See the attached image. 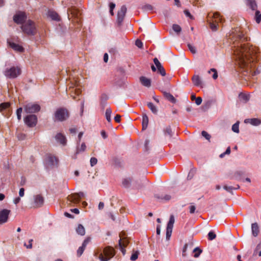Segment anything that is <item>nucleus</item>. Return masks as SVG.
I'll use <instances>...</instances> for the list:
<instances>
[{
  "label": "nucleus",
  "instance_id": "1",
  "mask_svg": "<svg viewBox=\"0 0 261 261\" xmlns=\"http://www.w3.org/2000/svg\"><path fill=\"white\" fill-rule=\"evenodd\" d=\"M237 38L241 41V42L237 44V47L234 52L239 66L241 68L244 69V71L251 73L253 76L258 74L259 71L257 70L253 71L252 69L254 68V64L252 56L255 52L253 47L248 44H242L245 38L242 33H239L237 35Z\"/></svg>",
  "mask_w": 261,
  "mask_h": 261
},
{
  "label": "nucleus",
  "instance_id": "2",
  "mask_svg": "<svg viewBox=\"0 0 261 261\" xmlns=\"http://www.w3.org/2000/svg\"><path fill=\"white\" fill-rule=\"evenodd\" d=\"M22 32L28 35H34L37 32L36 27L34 21L27 20L21 27Z\"/></svg>",
  "mask_w": 261,
  "mask_h": 261
},
{
  "label": "nucleus",
  "instance_id": "3",
  "mask_svg": "<svg viewBox=\"0 0 261 261\" xmlns=\"http://www.w3.org/2000/svg\"><path fill=\"white\" fill-rule=\"evenodd\" d=\"M55 116L57 120L63 121L69 117V113L66 109L61 108L56 111Z\"/></svg>",
  "mask_w": 261,
  "mask_h": 261
},
{
  "label": "nucleus",
  "instance_id": "4",
  "mask_svg": "<svg viewBox=\"0 0 261 261\" xmlns=\"http://www.w3.org/2000/svg\"><path fill=\"white\" fill-rule=\"evenodd\" d=\"M21 73L20 69L18 67H12L7 69L5 71V75L8 78L14 79L18 76Z\"/></svg>",
  "mask_w": 261,
  "mask_h": 261
},
{
  "label": "nucleus",
  "instance_id": "5",
  "mask_svg": "<svg viewBox=\"0 0 261 261\" xmlns=\"http://www.w3.org/2000/svg\"><path fill=\"white\" fill-rule=\"evenodd\" d=\"M84 194L83 192H80L79 193L72 194L70 195H68L67 199V201L69 202L68 204H77L78 203L81 199L84 197Z\"/></svg>",
  "mask_w": 261,
  "mask_h": 261
},
{
  "label": "nucleus",
  "instance_id": "6",
  "mask_svg": "<svg viewBox=\"0 0 261 261\" xmlns=\"http://www.w3.org/2000/svg\"><path fill=\"white\" fill-rule=\"evenodd\" d=\"M24 109L27 113H34L40 110V107L38 104L30 103L26 105Z\"/></svg>",
  "mask_w": 261,
  "mask_h": 261
},
{
  "label": "nucleus",
  "instance_id": "7",
  "mask_svg": "<svg viewBox=\"0 0 261 261\" xmlns=\"http://www.w3.org/2000/svg\"><path fill=\"white\" fill-rule=\"evenodd\" d=\"M174 223V217L173 215H170V220L167 223L166 227V238L167 240H169L171 236Z\"/></svg>",
  "mask_w": 261,
  "mask_h": 261
},
{
  "label": "nucleus",
  "instance_id": "8",
  "mask_svg": "<svg viewBox=\"0 0 261 261\" xmlns=\"http://www.w3.org/2000/svg\"><path fill=\"white\" fill-rule=\"evenodd\" d=\"M24 121L28 126L34 127L37 124V117L35 115H29L24 118Z\"/></svg>",
  "mask_w": 261,
  "mask_h": 261
},
{
  "label": "nucleus",
  "instance_id": "9",
  "mask_svg": "<svg viewBox=\"0 0 261 261\" xmlns=\"http://www.w3.org/2000/svg\"><path fill=\"white\" fill-rule=\"evenodd\" d=\"M44 203V198L41 194H37L34 196V201L33 203V207H41Z\"/></svg>",
  "mask_w": 261,
  "mask_h": 261
},
{
  "label": "nucleus",
  "instance_id": "10",
  "mask_svg": "<svg viewBox=\"0 0 261 261\" xmlns=\"http://www.w3.org/2000/svg\"><path fill=\"white\" fill-rule=\"evenodd\" d=\"M27 16L23 12H19L13 16V20L17 24L24 23L26 21Z\"/></svg>",
  "mask_w": 261,
  "mask_h": 261
},
{
  "label": "nucleus",
  "instance_id": "11",
  "mask_svg": "<svg viewBox=\"0 0 261 261\" xmlns=\"http://www.w3.org/2000/svg\"><path fill=\"white\" fill-rule=\"evenodd\" d=\"M10 213L11 211L8 209H3L0 211V224L8 222Z\"/></svg>",
  "mask_w": 261,
  "mask_h": 261
},
{
  "label": "nucleus",
  "instance_id": "12",
  "mask_svg": "<svg viewBox=\"0 0 261 261\" xmlns=\"http://www.w3.org/2000/svg\"><path fill=\"white\" fill-rule=\"evenodd\" d=\"M46 163L50 166H57L58 163V159L51 154H47L46 157Z\"/></svg>",
  "mask_w": 261,
  "mask_h": 261
},
{
  "label": "nucleus",
  "instance_id": "13",
  "mask_svg": "<svg viewBox=\"0 0 261 261\" xmlns=\"http://www.w3.org/2000/svg\"><path fill=\"white\" fill-rule=\"evenodd\" d=\"M127 11V8L125 5L122 6L120 10L117 13V22L120 24L122 22Z\"/></svg>",
  "mask_w": 261,
  "mask_h": 261
},
{
  "label": "nucleus",
  "instance_id": "14",
  "mask_svg": "<svg viewBox=\"0 0 261 261\" xmlns=\"http://www.w3.org/2000/svg\"><path fill=\"white\" fill-rule=\"evenodd\" d=\"M103 253L105 256L110 259L115 255V251L112 247L107 246L103 249Z\"/></svg>",
  "mask_w": 261,
  "mask_h": 261
},
{
  "label": "nucleus",
  "instance_id": "15",
  "mask_svg": "<svg viewBox=\"0 0 261 261\" xmlns=\"http://www.w3.org/2000/svg\"><path fill=\"white\" fill-rule=\"evenodd\" d=\"M7 42L9 44V46L15 51L19 53H22L24 51V49L21 45H20L19 44H16L13 42H11L9 40H8Z\"/></svg>",
  "mask_w": 261,
  "mask_h": 261
},
{
  "label": "nucleus",
  "instance_id": "16",
  "mask_svg": "<svg viewBox=\"0 0 261 261\" xmlns=\"http://www.w3.org/2000/svg\"><path fill=\"white\" fill-rule=\"evenodd\" d=\"M89 238L86 239L85 241H83L82 246L79 248L77 251H76V255H77L79 257H80L83 254L84 251L86 249L87 245L89 243Z\"/></svg>",
  "mask_w": 261,
  "mask_h": 261
},
{
  "label": "nucleus",
  "instance_id": "17",
  "mask_svg": "<svg viewBox=\"0 0 261 261\" xmlns=\"http://www.w3.org/2000/svg\"><path fill=\"white\" fill-rule=\"evenodd\" d=\"M56 140L58 142H59L61 145L64 146L66 144V139L63 134L58 133L55 137Z\"/></svg>",
  "mask_w": 261,
  "mask_h": 261
},
{
  "label": "nucleus",
  "instance_id": "18",
  "mask_svg": "<svg viewBox=\"0 0 261 261\" xmlns=\"http://www.w3.org/2000/svg\"><path fill=\"white\" fill-rule=\"evenodd\" d=\"M140 82L141 84L146 87H150L151 86V80L146 77L145 76H142L139 79Z\"/></svg>",
  "mask_w": 261,
  "mask_h": 261
},
{
  "label": "nucleus",
  "instance_id": "19",
  "mask_svg": "<svg viewBox=\"0 0 261 261\" xmlns=\"http://www.w3.org/2000/svg\"><path fill=\"white\" fill-rule=\"evenodd\" d=\"M192 80L195 86H200L201 88L203 87L201 80L198 75H194Z\"/></svg>",
  "mask_w": 261,
  "mask_h": 261
},
{
  "label": "nucleus",
  "instance_id": "20",
  "mask_svg": "<svg viewBox=\"0 0 261 261\" xmlns=\"http://www.w3.org/2000/svg\"><path fill=\"white\" fill-rule=\"evenodd\" d=\"M251 231L252 234L254 237H256L259 233V228L258 224L256 222L252 223L251 224Z\"/></svg>",
  "mask_w": 261,
  "mask_h": 261
},
{
  "label": "nucleus",
  "instance_id": "21",
  "mask_svg": "<svg viewBox=\"0 0 261 261\" xmlns=\"http://www.w3.org/2000/svg\"><path fill=\"white\" fill-rule=\"evenodd\" d=\"M47 16L48 17L54 20H59V16L58 14L55 11L52 10H48L47 13Z\"/></svg>",
  "mask_w": 261,
  "mask_h": 261
},
{
  "label": "nucleus",
  "instance_id": "22",
  "mask_svg": "<svg viewBox=\"0 0 261 261\" xmlns=\"http://www.w3.org/2000/svg\"><path fill=\"white\" fill-rule=\"evenodd\" d=\"M245 123H249L252 125L257 126L261 123V121L258 118H251L245 120Z\"/></svg>",
  "mask_w": 261,
  "mask_h": 261
},
{
  "label": "nucleus",
  "instance_id": "23",
  "mask_svg": "<svg viewBox=\"0 0 261 261\" xmlns=\"http://www.w3.org/2000/svg\"><path fill=\"white\" fill-rule=\"evenodd\" d=\"M154 197L159 201H168L171 199V196L167 194H166L164 196H163V195H159V194H155L154 195Z\"/></svg>",
  "mask_w": 261,
  "mask_h": 261
},
{
  "label": "nucleus",
  "instance_id": "24",
  "mask_svg": "<svg viewBox=\"0 0 261 261\" xmlns=\"http://www.w3.org/2000/svg\"><path fill=\"white\" fill-rule=\"evenodd\" d=\"M164 134L165 136L171 138L173 136V133L170 126H168L164 129Z\"/></svg>",
  "mask_w": 261,
  "mask_h": 261
},
{
  "label": "nucleus",
  "instance_id": "25",
  "mask_svg": "<svg viewBox=\"0 0 261 261\" xmlns=\"http://www.w3.org/2000/svg\"><path fill=\"white\" fill-rule=\"evenodd\" d=\"M247 5L252 10H256L257 7V4L255 0H247Z\"/></svg>",
  "mask_w": 261,
  "mask_h": 261
},
{
  "label": "nucleus",
  "instance_id": "26",
  "mask_svg": "<svg viewBox=\"0 0 261 261\" xmlns=\"http://www.w3.org/2000/svg\"><path fill=\"white\" fill-rule=\"evenodd\" d=\"M75 231H76V233L81 236H84L85 234V229L83 227V226L80 224H79L77 227L76 228V229H75Z\"/></svg>",
  "mask_w": 261,
  "mask_h": 261
},
{
  "label": "nucleus",
  "instance_id": "27",
  "mask_svg": "<svg viewBox=\"0 0 261 261\" xmlns=\"http://www.w3.org/2000/svg\"><path fill=\"white\" fill-rule=\"evenodd\" d=\"M239 97L240 100L244 102H247L249 100V95L243 93L239 94Z\"/></svg>",
  "mask_w": 261,
  "mask_h": 261
},
{
  "label": "nucleus",
  "instance_id": "28",
  "mask_svg": "<svg viewBox=\"0 0 261 261\" xmlns=\"http://www.w3.org/2000/svg\"><path fill=\"white\" fill-rule=\"evenodd\" d=\"M148 121H149V120H148V118L146 114H144L143 116V118H142V128H143V129H145L147 127Z\"/></svg>",
  "mask_w": 261,
  "mask_h": 261
},
{
  "label": "nucleus",
  "instance_id": "29",
  "mask_svg": "<svg viewBox=\"0 0 261 261\" xmlns=\"http://www.w3.org/2000/svg\"><path fill=\"white\" fill-rule=\"evenodd\" d=\"M224 189L229 193H231L232 190H237L240 188V186L239 185H236L235 187L229 186L227 185H225L223 187Z\"/></svg>",
  "mask_w": 261,
  "mask_h": 261
},
{
  "label": "nucleus",
  "instance_id": "30",
  "mask_svg": "<svg viewBox=\"0 0 261 261\" xmlns=\"http://www.w3.org/2000/svg\"><path fill=\"white\" fill-rule=\"evenodd\" d=\"M132 181V179L130 177L126 178L122 180V185L124 187L127 188L130 186L131 185V182Z\"/></svg>",
  "mask_w": 261,
  "mask_h": 261
},
{
  "label": "nucleus",
  "instance_id": "31",
  "mask_svg": "<svg viewBox=\"0 0 261 261\" xmlns=\"http://www.w3.org/2000/svg\"><path fill=\"white\" fill-rule=\"evenodd\" d=\"M164 95L169 101H170L172 103H175L176 102V99L170 93L164 92Z\"/></svg>",
  "mask_w": 261,
  "mask_h": 261
},
{
  "label": "nucleus",
  "instance_id": "32",
  "mask_svg": "<svg viewBox=\"0 0 261 261\" xmlns=\"http://www.w3.org/2000/svg\"><path fill=\"white\" fill-rule=\"evenodd\" d=\"M147 106L153 113L155 114L158 113V109L152 102H148L147 103Z\"/></svg>",
  "mask_w": 261,
  "mask_h": 261
},
{
  "label": "nucleus",
  "instance_id": "33",
  "mask_svg": "<svg viewBox=\"0 0 261 261\" xmlns=\"http://www.w3.org/2000/svg\"><path fill=\"white\" fill-rule=\"evenodd\" d=\"M111 113L112 110L110 108L106 109V117L108 122H110L111 121Z\"/></svg>",
  "mask_w": 261,
  "mask_h": 261
},
{
  "label": "nucleus",
  "instance_id": "34",
  "mask_svg": "<svg viewBox=\"0 0 261 261\" xmlns=\"http://www.w3.org/2000/svg\"><path fill=\"white\" fill-rule=\"evenodd\" d=\"M255 20L257 23H259L261 21V13L257 10L255 11Z\"/></svg>",
  "mask_w": 261,
  "mask_h": 261
},
{
  "label": "nucleus",
  "instance_id": "35",
  "mask_svg": "<svg viewBox=\"0 0 261 261\" xmlns=\"http://www.w3.org/2000/svg\"><path fill=\"white\" fill-rule=\"evenodd\" d=\"M232 130L236 133H239V122L238 121L232 126Z\"/></svg>",
  "mask_w": 261,
  "mask_h": 261
},
{
  "label": "nucleus",
  "instance_id": "36",
  "mask_svg": "<svg viewBox=\"0 0 261 261\" xmlns=\"http://www.w3.org/2000/svg\"><path fill=\"white\" fill-rule=\"evenodd\" d=\"M201 135L202 137H203L204 138H205V139H206L207 141L210 142L211 136L207 132H206L205 130L202 131Z\"/></svg>",
  "mask_w": 261,
  "mask_h": 261
},
{
  "label": "nucleus",
  "instance_id": "37",
  "mask_svg": "<svg viewBox=\"0 0 261 261\" xmlns=\"http://www.w3.org/2000/svg\"><path fill=\"white\" fill-rule=\"evenodd\" d=\"M9 102H4L0 105V112H2L3 110L6 109L10 106Z\"/></svg>",
  "mask_w": 261,
  "mask_h": 261
},
{
  "label": "nucleus",
  "instance_id": "38",
  "mask_svg": "<svg viewBox=\"0 0 261 261\" xmlns=\"http://www.w3.org/2000/svg\"><path fill=\"white\" fill-rule=\"evenodd\" d=\"M172 29L174 30V31L177 33H179L181 31V27L179 25L176 24H173Z\"/></svg>",
  "mask_w": 261,
  "mask_h": 261
},
{
  "label": "nucleus",
  "instance_id": "39",
  "mask_svg": "<svg viewBox=\"0 0 261 261\" xmlns=\"http://www.w3.org/2000/svg\"><path fill=\"white\" fill-rule=\"evenodd\" d=\"M193 252H195L194 256L195 258H197L202 252V250L200 248L196 247L194 249Z\"/></svg>",
  "mask_w": 261,
  "mask_h": 261
},
{
  "label": "nucleus",
  "instance_id": "40",
  "mask_svg": "<svg viewBox=\"0 0 261 261\" xmlns=\"http://www.w3.org/2000/svg\"><path fill=\"white\" fill-rule=\"evenodd\" d=\"M208 238L210 240L212 241L216 238V234L213 231H210L208 234Z\"/></svg>",
  "mask_w": 261,
  "mask_h": 261
},
{
  "label": "nucleus",
  "instance_id": "41",
  "mask_svg": "<svg viewBox=\"0 0 261 261\" xmlns=\"http://www.w3.org/2000/svg\"><path fill=\"white\" fill-rule=\"evenodd\" d=\"M119 246L120 248V249L122 253L124 255L126 252V250L125 249V247L123 246V245L122 244L121 242V238H120L119 240Z\"/></svg>",
  "mask_w": 261,
  "mask_h": 261
},
{
  "label": "nucleus",
  "instance_id": "42",
  "mask_svg": "<svg viewBox=\"0 0 261 261\" xmlns=\"http://www.w3.org/2000/svg\"><path fill=\"white\" fill-rule=\"evenodd\" d=\"M22 111V109L21 108H18L16 111V114L17 119L18 120H20L21 118V113Z\"/></svg>",
  "mask_w": 261,
  "mask_h": 261
},
{
  "label": "nucleus",
  "instance_id": "43",
  "mask_svg": "<svg viewBox=\"0 0 261 261\" xmlns=\"http://www.w3.org/2000/svg\"><path fill=\"white\" fill-rule=\"evenodd\" d=\"M139 254V252L136 251L133 253L131 256L130 259L133 261L135 260L138 258V256Z\"/></svg>",
  "mask_w": 261,
  "mask_h": 261
},
{
  "label": "nucleus",
  "instance_id": "44",
  "mask_svg": "<svg viewBox=\"0 0 261 261\" xmlns=\"http://www.w3.org/2000/svg\"><path fill=\"white\" fill-rule=\"evenodd\" d=\"M188 46L189 50L192 54H195L196 53V52H197L196 49L194 46H193L192 45H191L190 44H188Z\"/></svg>",
  "mask_w": 261,
  "mask_h": 261
},
{
  "label": "nucleus",
  "instance_id": "45",
  "mask_svg": "<svg viewBox=\"0 0 261 261\" xmlns=\"http://www.w3.org/2000/svg\"><path fill=\"white\" fill-rule=\"evenodd\" d=\"M153 62H154L157 69H158L159 68H161L163 66L157 58H154L153 59Z\"/></svg>",
  "mask_w": 261,
  "mask_h": 261
},
{
  "label": "nucleus",
  "instance_id": "46",
  "mask_svg": "<svg viewBox=\"0 0 261 261\" xmlns=\"http://www.w3.org/2000/svg\"><path fill=\"white\" fill-rule=\"evenodd\" d=\"M69 89H71V92H73V90L74 91V92H75V94H76V95H79L81 92V91L80 90V89L79 88H77V87H76L75 89H74L73 87H70L69 88Z\"/></svg>",
  "mask_w": 261,
  "mask_h": 261
},
{
  "label": "nucleus",
  "instance_id": "47",
  "mask_svg": "<svg viewBox=\"0 0 261 261\" xmlns=\"http://www.w3.org/2000/svg\"><path fill=\"white\" fill-rule=\"evenodd\" d=\"M231 150H230V148H227L225 152L222 153L219 155V157L220 158H223L226 154H229Z\"/></svg>",
  "mask_w": 261,
  "mask_h": 261
},
{
  "label": "nucleus",
  "instance_id": "48",
  "mask_svg": "<svg viewBox=\"0 0 261 261\" xmlns=\"http://www.w3.org/2000/svg\"><path fill=\"white\" fill-rule=\"evenodd\" d=\"M158 72L160 73L162 76H165L166 75V71L163 66L161 68H159L158 69Z\"/></svg>",
  "mask_w": 261,
  "mask_h": 261
},
{
  "label": "nucleus",
  "instance_id": "49",
  "mask_svg": "<svg viewBox=\"0 0 261 261\" xmlns=\"http://www.w3.org/2000/svg\"><path fill=\"white\" fill-rule=\"evenodd\" d=\"M90 166H94L96 165V164H97V160L95 158H92L90 159Z\"/></svg>",
  "mask_w": 261,
  "mask_h": 261
},
{
  "label": "nucleus",
  "instance_id": "50",
  "mask_svg": "<svg viewBox=\"0 0 261 261\" xmlns=\"http://www.w3.org/2000/svg\"><path fill=\"white\" fill-rule=\"evenodd\" d=\"M214 72V74L213 75V78L215 80H216L218 77V74L216 69L215 68H212L210 69V70L208 71L210 73L211 71Z\"/></svg>",
  "mask_w": 261,
  "mask_h": 261
},
{
  "label": "nucleus",
  "instance_id": "51",
  "mask_svg": "<svg viewBox=\"0 0 261 261\" xmlns=\"http://www.w3.org/2000/svg\"><path fill=\"white\" fill-rule=\"evenodd\" d=\"M210 26L213 31H216L217 30V25L216 23L210 22Z\"/></svg>",
  "mask_w": 261,
  "mask_h": 261
},
{
  "label": "nucleus",
  "instance_id": "52",
  "mask_svg": "<svg viewBox=\"0 0 261 261\" xmlns=\"http://www.w3.org/2000/svg\"><path fill=\"white\" fill-rule=\"evenodd\" d=\"M33 241V239H30L29 241V245L26 244L25 243L24 244V246L26 247L28 249H32V242Z\"/></svg>",
  "mask_w": 261,
  "mask_h": 261
},
{
  "label": "nucleus",
  "instance_id": "53",
  "mask_svg": "<svg viewBox=\"0 0 261 261\" xmlns=\"http://www.w3.org/2000/svg\"><path fill=\"white\" fill-rule=\"evenodd\" d=\"M135 44L137 47H138L140 48H141L143 47V43L141 42V40L139 39H137L136 41Z\"/></svg>",
  "mask_w": 261,
  "mask_h": 261
},
{
  "label": "nucleus",
  "instance_id": "54",
  "mask_svg": "<svg viewBox=\"0 0 261 261\" xmlns=\"http://www.w3.org/2000/svg\"><path fill=\"white\" fill-rule=\"evenodd\" d=\"M145 10H152L153 9V7L149 4H146L144 5L143 7Z\"/></svg>",
  "mask_w": 261,
  "mask_h": 261
},
{
  "label": "nucleus",
  "instance_id": "55",
  "mask_svg": "<svg viewBox=\"0 0 261 261\" xmlns=\"http://www.w3.org/2000/svg\"><path fill=\"white\" fill-rule=\"evenodd\" d=\"M185 14L188 17H189L191 19H193V16L190 14V12L188 10H185L184 11Z\"/></svg>",
  "mask_w": 261,
  "mask_h": 261
},
{
  "label": "nucleus",
  "instance_id": "56",
  "mask_svg": "<svg viewBox=\"0 0 261 261\" xmlns=\"http://www.w3.org/2000/svg\"><path fill=\"white\" fill-rule=\"evenodd\" d=\"M98 258L101 261H107L109 260V258L106 257L105 256L104 257L102 253H101L100 255H99Z\"/></svg>",
  "mask_w": 261,
  "mask_h": 261
},
{
  "label": "nucleus",
  "instance_id": "57",
  "mask_svg": "<svg viewBox=\"0 0 261 261\" xmlns=\"http://www.w3.org/2000/svg\"><path fill=\"white\" fill-rule=\"evenodd\" d=\"M196 208L194 205H191L189 207V212L190 214H194L195 213Z\"/></svg>",
  "mask_w": 261,
  "mask_h": 261
},
{
  "label": "nucleus",
  "instance_id": "58",
  "mask_svg": "<svg viewBox=\"0 0 261 261\" xmlns=\"http://www.w3.org/2000/svg\"><path fill=\"white\" fill-rule=\"evenodd\" d=\"M202 101V99L200 97H196L195 99V103L198 106L200 105Z\"/></svg>",
  "mask_w": 261,
  "mask_h": 261
},
{
  "label": "nucleus",
  "instance_id": "59",
  "mask_svg": "<svg viewBox=\"0 0 261 261\" xmlns=\"http://www.w3.org/2000/svg\"><path fill=\"white\" fill-rule=\"evenodd\" d=\"M19 195L20 197H23L24 195V189L23 188H21L19 189Z\"/></svg>",
  "mask_w": 261,
  "mask_h": 261
},
{
  "label": "nucleus",
  "instance_id": "60",
  "mask_svg": "<svg viewBox=\"0 0 261 261\" xmlns=\"http://www.w3.org/2000/svg\"><path fill=\"white\" fill-rule=\"evenodd\" d=\"M17 138L19 140H23L25 138V135L23 134H18Z\"/></svg>",
  "mask_w": 261,
  "mask_h": 261
},
{
  "label": "nucleus",
  "instance_id": "61",
  "mask_svg": "<svg viewBox=\"0 0 261 261\" xmlns=\"http://www.w3.org/2000/svg\"><path fill=\"white\" fill-rule=\"evenodd\" d=\"M122 244L123 245V247H125L128 244V242L126 239H121Z\"/></svg>",
  "mask_w": 261,
  "mask_h": 261
},
{
  "label": "nucleus",
  "instance_id": "62",
  "mask_svg": "<svg viewBox=\"0 0 261 261\" xmlns=\"http://www.w3.org/2000/svg\"><path fill=\"white\" fill-rule=\"evenodd\" d=\"M100 134H101V137L103 138V139H106L108 137L107 136V134L106 133V132L104 130H102L100 132Z\"/></svg>",
  "mask_w": 261,
  "mask_h": 261
},
{
  "label": "nucleus",
  "instance_id": "63",
  "mask_svg": "<svg viewBox=\"0 0 261 261\" xmlns=\"http://www.w3.org/2000/svg\"><path fill=\"white\" fill-rule=\"evenodd\" d=\"M121 116L119 115H116L114 117V119L116 122L119 123L120 122Z\"/></svg>",
  "mask_w": 261,
  "mask_h": 261
},
{
  "label": "nucleus",
  "instance_id": "64",
  "mask_svg": "<svg viewBox=\"0 0 261 261\" xmlns=\"http://www.w3.org/2000/svg\"><path fill=\"white\" fill-rule=\"evenodd\" d=\"M108 54L107 53H105L103 56V61L105 63H107L108 61Z\"/></svg>",
  "mask_w": 261,
  "mask_h": 261
}]
</instances>
